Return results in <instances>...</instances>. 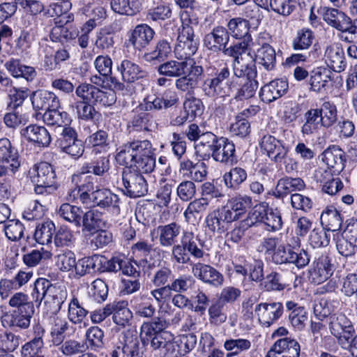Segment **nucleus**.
I'll return each instance as SVG.
<instances>
[{"label":"nucleus","instance_id":"1","mask_svg":"<svg viewBox=\"0 0 357 357\" xmlns=\"http://www.w3.org/2000/svg\"><path fill=\"white\" fill-rule=\"evenodd\" d=\"M154 151L148 139L128 142L120 147L115 159L119 165L126 167L122 181L128 196L139 197L147 192L148 184L142 174H149L155 169Z\"/></svg>","mask_w":357,"mask_h":357},{"label":"nucleus","instance_id":"2","mask_svg":"<svg viewBox=\"0 0 357 357\" xmlns=\"http://www.w3.org/2000/svg\"><path fill=\"white\" fill-rule=\"evenodd\" d=\"M166 327V321L160 317L144 322L140 328V338L144 345L150 344L153 350L159 351L164 357H174V337L165 331Z\"/></svg>","mask_w":357,"mask_h":357},{"label":"nucleus","instance_id":"3","mask_svg":"<svg viewBox=\"0 0 357 357\" xmlns=\"http://www.w3.org/2000/svg\"><path fill=\"white\" fill-rule=\"evenodd\" d=\"M203 246L204 243L192 231L183 230L180 243L172 247V255L178 264H188L190 261V255L197 259L204 257Z\"/></svg>","mask_w":357,"mask_h":357},{"label":"nucleus","instance_id":"4","mask_svg":"<svg viewBox=\"0 0 357 357\" xmlns=\"http://www.w3.org/2000/svg\"><path fill=\"white\" fill-rule=\"evenodd\" d=\"M229 75L230 72L227 67L220 70L213 68L211 73L207 72L200 86L204 96L212 100L226 96L227 84L225 81Z\"/></svg>","mask_w":357,"mask_h":357},{"label":"nucleus","instance_id":"5","mask_svg":"<svg viewBox=\"0 0 357 357\" xmlns=\"http://www.w3.org/2000/svg\"><path fill=\"white\" fill-rule=\"evenodd\" d=\"M80 202L90 207H99L102 209L111 210L114 213H120V199L119 196L108 188H97L91 194L81 193Z\"/></svg>","mask_w":357,"mask_h":357},{"label":"nucleus","instance_id":"6","mask_svg":"<svg viewBox=\"0 0 357 357\" xmlns=\"http://www.w3.org/2000/svg\"><path fill=\"white\" fill-rule=\"evenodd\" d=\"M271 40L270 34L263 31L258 33L250 44L255 52V60L266 70H273L276 64V53L269 44Z\"/></svg>","mask_w":357,"mask_h":357},{"label":"nucleus","instance_id":"7","mask_svg":"<svg viewBox=\"0 0 357 357\" xmlns=\"http://www.w3.org/2000/svg\"><path fill=\"white\" fill-rule=\"evenodd\" d=\"M197 48L198 40L195 38L194 29L188 24H183L174 47L175 57L181 61H194L191 56L195 54Z\"/></svg>","mask_w":357,"mask_h":357},{"label":"nucleus","instance_id":"8","mask_svg":"<svg viewBox=\"0 0 357 357\" xmlns=\"http://www.w3.org/2000/svg\"><path fill=\"white\" fill-rule=\"evenodd\" d=\"M75 94L82 102H91L93 105L111 106L116 100L114 91H104L87 83L80 84L75 89Z\"/></svg>","mask_w":357,"mask_h":357},{"label":"nucleus","instance_id":"9","mask_svg":"<svg viewBox=\"0 0 357 357\" xmlns=\"http://www.w3.org/2000/svg\"><path fill=\"white\" fill-rule=\"evenodd\" d=\"M243 75H235L241 78V82L239 84V88L237 89L234 96L236 100H248L255 95L258 89V82L256 80L257 69L255 66H252L245 70H243Z\"/></svg>","mask_w":357,"mask_h":357},{"label":"nucleus","instance_id":"10","mask_svg":"<svg viewBox=\"0 0 357 357\" xmlns=\"http://www.w3.org/2000/svg\"><path fill=\"white\" fill-rule=\"evenodd\" d=\"M249 43L243 40L242 42L237 43L228 47H225L222 52L225 56L234 58L233 70L234 75H243V70H245L252 66H255L254 61L251 59L250 62H245L243 54L245 53Z\"/></svg>","mask_w":357,"mask_h":357},{"label":"nucleus","instance_id":"11","mask_svg":"<svg viewBox=\"0 0 357 357\" xmlns=\"http://www.w3.org/2000/svg\"><path fill=\"white\" fill-rule=\"evenodd\" d=\"M181 226L176 222L159 225L151 232V236L158 239V243L163 248H170L176 245L178 238L182 234Z\"/></svg>","mask_w":357,"mask_h":357},{"label":"nucleus","instance_id":"12","mask_svg":"<svg viewBox=\"0 0 357 357\" xmlns=\"http://www.w3.org/2000/svg\"><path fill=\"white\" fill-rule=\"evenodd\" d=\"M283 310L280 302L261 303L255 306V313L262 326L269 327L281 317Z\"/></svg>","mask_w":357,"mask_h":357},{"label":"nucleus","instance_id":"13","mask_svg":"<svg viewBox=\"0 0 357 357\" xmlns=\"http://www.w3.org/2000/svg\"><path fill=\"white\" fill-rule=\"evenodd\" d=\"M204 72L202 66L190 62L188 75H182L175 80L176 89L182 93H193Z\"/></svg>","mask_w":357,"mask_h":357},{"label":"nucleus","instance_id":"14","mask_svg":"<svg viewBox=\"0 0 357 357\" xmlns=\"http://www.w3.org/2000/svg\"><path fill=\"white\" fill-rule=\"evenodd\" d=\"M324 60L327 66L333 71L341 73L347 66L344 51L339 42L328 44L324 49Z\"/></svg>","mask_w":357,"mask_h":357},{"label":"nucleus","instance_id":"15","mask_svg":"<svg viewBox=\"0 0 357 357\" xmlns=\"http://www.w3.org/2000/svg\"><path fill=\"white\" fill-rule=\"evenodd\" d=\"M232 213L222 208L210 212L205 218L206 227L213 233L222 234L227 230L228 225L232 222Z\"/></svg>","mask_w":357,"mask_h":357},{"label":"nucleus","instance_id":"16","mask_svg":"<svg viewBox=\"0 0 357 357\" xmlns=\"http://www.w3.org/2000/svg\"><path fill=\"white\" fill-rule=\"evenodd\" d=\"M229 40V31L222 26H217L205 35L203 43L208 50L218 53L223 51Z\"/></svg>","mask_w":357,"mask_h":357},{"label":"nucleus","instance_id":"17","mask_svg":"<svg viewBox=\"0 0 357 357\" xmlns=\"http://www.w3.org/2000/svg\"><path fill=\"white\" fill-rule=\"evenodd\" d=\"M296 279L297 275L291 271H272L264 278L263 285L266 291H282Z\"/></svg>","mask_w":357,"mask_h":357},{"label":"nucleus","instance_id":"18","mask_svg":"<svg viewBox=\"0 0 357 357\" xmlns=\"http://www.w3.org/2000/svg\"><path fill=\"white\" fill-rule=\"evenodd\" d=\"M192 273L204 283L214 287L221 286L224 281L222 274L218 270L210 265L200 262L192 264Z\"/></svg>","mask_w":357,"mask_h":357},{"label":"nucleus","instance_id":"19","mask_svg":"<svg viewBox=\"0 0 357 357\" xmlns=\"http://www.w3.org/2000/svg\"><path fill=\"white\" fill-rule=\"evenodd\" d=\"M86 174L82 170L79 174L72 176L71 181L75 187L68 193V201H73L77 197L79 198L81 193L91 194V192L96 190L95 183L97 178L91 175H86Z\"/></svg>","mask_w":357,"mask_h":357},{"label":"nucleus","instance_id":"20","mask_svg":"<svg viewBox=\"0 0 357 357\" xmlns=\"http://www.w3.org/2000/svg\"><path fill=\"white\" fill-rule=\"evenodd\" d=\"M32 183L56 185V176L52 165L41 162L33 165L29 172Z\"/></svg>","mask_w":357,"mask_h":357},{"label":"nucleus","instance_id":"21","mask_svg":"<svg viewBox=\"0 0 357 357\" xmlns=\"http://www.w3.org/2000/svg\"><path fill=\"white\" fill-rule=\"evenodd\" d=\"M333 271L331 257L321 255L314 262V267L310 271V279L314 284L323 283L331 277Z\"/></svg>","mask_w":357,"mask_h":357},{"label":"nucleus","instance_id":"22","mask_svg":"<svg viewBox=\"0 0 357 357\" xmlns=\"http://www.w3.org/2000/svg\"><path fill=\"white\" fill-rule=\"evenodd\" d=\"M289 84L286 79H275L261 88V100L270 103L284 96L288 91Z\"/></svg>","mask_w":357,"mask_h":357},{"label":"nucleus","instance_id":"23","mask_svg":"<svg viewBox=\"0 0 357 357\" xmlns=\"http://www.w3.org/2000/svg\"><path fill=\"white\" fill-rule=\"evenodd\" d=\"M260 145L268 158L275 162H282L288 152L282 142L271 135H264L261 140Z\"/></svg>","mask_w":357,"mask_h":357},{"label":"nucleus","instance_id":"24","mask_svg":"<svg viewBox=\"0 0 357 357\" xmlns=\"http://www.w3.org/2000/svg\"><path fill=\"white\" fill-rule=\"evenodd\" d=\"M321 161L335 174H339L344 168V152L337 146H331L321 154Z\"/></svg>","mask_w":357,"mask_h":357},{"label":"nucleus","instance_id":"25","mask_svg":"<svg viewBox=\"0 0 357 357\" xmlns=\"http://www.w3.org/2000/svg\"><path fill=\"white\" fill-rule=\"evenodd\" d=\"M323 18L328 25L342 32L349 33L354 24L350 17L337 8H326Z\"/></svg>","mask_w":357,"mask_h":357},{"label":"nucleus","instance_id":"26","mask_svg":"<svg viewBox=\"0 0 357 357\" xmlns=\"http://www.w3.org/2000/svg\"><path fill=\"white\" fill-rule=\"evenodd\" d=\"M68 297V291L64 286L51 284L45 301V306L52 314H57Z\"/></svg>","mask_w":357,"mask_h":357},{"label":"nucleus","instance_id":"27","mask_svg":"<svg viewBox=\"0 0 357 357\" xmlns=\"http://www.w3.org/2000/svg\"><path fill=\"white\" fill-rule=\"evenodd\" d=\"M154 30L146 24L137 25L129 35V42L135 50H142L153 39Z\"/></svg>","mask_w":357,"mask_h":357},{"label":"nucleus","instance_id":"28","mask_svg":"<svg viewBox=\"0 0 357 357\" xmlns=\"http://www.w3.org/2000/svg\"><path fill=\"white\" fill-rule=\"evenodd\" d=\"M235 145L229 139L220 137L211 155L214 160L221 163H232L235 160Z\"/></svg>","mask_w":357,"mask_h":357},{"label":"nucleus","instance_id":"29","mask_svg":"<svg viewBox=\"0 0 357 357\" xmlns=\"http://www.w3.org/2000/svg\"><path fill=\"white\" fill-rule=\"evenodd\" d=\"M21 135L29 142L40 147H47L51 142V136L44 126L29 125L21 130Z\"/></svg>","mask_w":357,"mask_h":357},{"label":"nucleus","instance_id":"30","mask_svg":"<svg viewBox=\"0 0 357 357\" xmlns=\"http://www.w3.org/2000/svg\"><path fill=\"white\" fill-rule=\"evenodd\" d=\"M18 4L26 12L33 15L43 13L44 16L54 17L59 15L61 12V6L57 3H51L48 6H45L38 0H20Z\"/></svg>","mask_w":357,"mask_h":357},{"label":"nucleus","instance_id":"31","mask_svg":"<svg viewBox=\"0 0 357 357\" xmlns=\"http://www.w3.org/2000/svg\"><path fill=\"white\" fill-rule=\"evenodd\" d=\"M331 72L323 67H319L310 72V89L316 93H324L329 88L331 82Z\"/></svg>","mask_w":357,"mask_h":357},{"label":"nucleus","instance_id":"32","mask_svg":"<svg viewBox=\"0 0 357 357\" xmlns=\"http://www.w3.org/2000/svg\"><path fill=\"white\" fill-rule=\"evenodd\" d=\"M35 312L11 310L4 317L3 326L5 328L26 329L30 326L31 319Z\"/></svg>","mask_w":357,"mask_h":357},{"label":"nucleus","instance_id":"33","mask_svg":"<svg viewBox=\"0 0 357 357\" xmlns=\"http://www.w3.org/2000/svg\"><path fill=\"white\" fill-rule=\"evenodd\" d=\"M100 260L101 258L99 257V255H93L77 260L74 270L75 275L81 278L88 274L100 273L99 269L101 267Z\"/></svg>","mask_w":357,"mask_h":357},{"label":"nucleus","instance_id":"34","mask_svg":"<svg viewBox=\"0 0 357 357\" xmlns=\"http://www.w3.org/2000/svg\"><path fill=\"white\" fill-rule=\"evenodd\" d=\"M0 162H10V169L13 172L17 171L20 166L17 151L6 137L0 139Z\"/></svg>","mask_w":357,"mask_h":357},{"label":"nucleus","instance_id":"35","mask_svg":"<svg viewBox=\"0 0 357 357\" xmlns=\"http://www.w3.org/2000/svg\"><path fill=\"white\" fill-rule=\"evenodd\" d=\"M32 104L34 108L45 111L52 108L59 109L60 107L59 98L49 91L36 92L32 97Z\"/></svg>","mask_w":357,"mask_h":357},{"label":"nucleus","instance_id":"36","mask_svg":"<svg viewBox=\"0 0 357 357\" xmlns=\"http://www.w3.org/2000/svg\"><path fill=\"white\" fill-rule=\"evenodd\" d=\"M304 188L305 183L300 178H283L278 181L273 195L276 198H283L293 192L301 191Z\"/></svg>","mask_w":357,"mask_h":357},{"label":"nucleus","instance_id":"37","mask_svg":"<svg viewBox=\"0 0 357 357\" xmlns=\"http://www.w3.org/2000/svg\"><path fill=\"white\" fill-rule=\"evenodd\" d=\"M190 62L195 61H181L170 60L166 61L158 67V73L162 76L169 77H179L186 74L185 68L189 67Z\"/></svg>","mask_w":357,"mask_h":357},{"label":"nucleus","instance_id":"38","mask_svg":"<svg viewBox=\"0 0 357 357\" xmlns=\"http://www.w3.org/2000/svg\"><path fill=\"white\" fill-rule=\"evenodd\" d=\"M111 168L109 155H102L85 162L81 170L84 173L93 174L98 176H105Z\"/></svg>","mask_w":357,"mask_h":357},{"label":"nucleus","instance_id":"39","mask_svg":"<svg viewBox=\"0 0 357 357\" xmlns=\"http://www.w3.org/2000/svg\"><path fill=\"white\" fill-rule=\"evenodd\" d=\"M220 137L211 132H205L195 144L196 153L203 159L209 158Z\"/></svg>","mask_w":357,"mask_h":357},{"label":"nucleus","instance_id":"40","mask_svg":"<svg viewBox=\"0 0 357 357\" xmlns=\"http://www.w3.org/2000/svg\"><path fill=\"white\" fill-rule=\"evenodd\" d=\"M329 330L332 335L355 333L351 321L343 313L334 314L330 317Z\"/></svg>","mask_w":357,"mask_h":357},{"label":"nucleus","instance_id":"41","mask_svg":"<svg viewBox=\"0 0 357 357\" xmlns=\"http://www.w3.org/2000/svg\"><path fill=\"white\" fill-rule=\"evenodd\" d=\"M121 73L122 79L128 83H132L145 76V72L141 68L130 60L124 59L118 67Z\"/></svg>","mask_w":357,"mask_h":357},{"label":"nucleus","instance_id":"42","mask_svg":"<svg viewBox=\"0 0 357 357\" xmlns=\"http://www.w3.org/2000/svg\"><path fill=\"white\" fill-rule=\"evenodd\" d=\"M227 27L233 37L243 38L245 41L250 43L253 41L251 36L248 33L250 22L246 19L241 17L232 18L229 21Z\"/></svg>","mask_w":357,"mask_h":357},{"label":"nucleus","instance_id":"43","mask_svg":"<svg viewBox=\"0 0 357 357\" xmlns=\"http://www.w3.org/2000/svg\"><path fill=\"white\" fill-rule=\"evenodd\" d=\"M252 205V199L247 195L237 196L229 200L227 206L222 207L224 210L232 213V221L237 220L241 214Z\"/></svg>","mask_w":357,"mask_h":357},{"label":"nucleus","instance_id":"44","mask_svg":"<svg viewBox=\"0 0 357 357\" xmlns=\"http://www.w3.org/2000/svg\"><path fill=\"white\" fill-rule=\"evenodd\" d=\"M321 126L326 128L333 126L337 120L336 105L331 101H324L320 108H317Z\"/></svg>","mask_w":357,"mask_h":357},{"label":"nucleus","instance_id":"45","mask_svg":"<svg viewBox=\"0 0 357 357\" xmlns=\"http://www.w3.org/2000/svg\"><path fill=\"white\" fill-rule=\"evenodd\" d=\"M133 131L150 132L154 127L153 116L147 112L135 114L128 124Z\"/></svg>","mask_w":357,"mask_h":357},{"label":"nucleus","instance_id":"46","mask_svg":"<svg viewBox=\"0 0 357 357\" xmlns=\"http://www.w3.org/2000/svg\"><path fill=\"white\" fill-rule=\"evenodd\" d=\"M197 344V336L188 333L174 338V357L183 356L194 349Z\"/></svg>","mask_w":357,"mask_h":357},{"label":"nucleus","instance_id":"47","mask_svg":"<svg viewBox=\"0 0 357 357\" xmlns=\"http://www.w3.org/2000/svg\"><path fill=\"white\" fill-rule=\"evenodd\" d=\"M342 218L340 211L333 207L327 208L321 215V224L328 231H338L342 224Z\"/></svg>","mask_w":357,"mask_h":357},{"label":"nucleus","instance_id":"48","mask_svg":"<svg viewBox=\"0 0 357 357\" xmlns=\"http://www.w3.org/2000/svg\"><path fill=\"white\" fill-rule=\"evenodd\" d=\"M209 205L208 199L201 197L190 202L185 208L183 215L187 222H193L197 220V215L205 212Z\"/></svg>","mask_w":357,"mask_h":357},{"label":"nucleus","instance_id":"49","mask_svg":"<svg viewBox=\"0 0 357 357\" xmlns=\"http://www.w3.org/2000/svg\"><path fill=\"white\" fill-rule=\"evenodd\" d=\"M247 177L248 174L244 169L235 167L223 175V181L227 188L237 190Z\"/></svg>","mask_w":357,"mask_h":357},{"label":"nucleus","instance_id":"50","mask_svg":"<svg viewBox=\"0 0 357 357\" xmlns=\"http://www.w3.org/2000/svg\"><path fill=\"white\" fill-rule=\"evenodd\" d=\"M59 215L65 220L73 223L76 227H81L83 211L81 208L65 203L61 205Z\"/></svg>","mask_w":357,"mask_h":357},{"label":"nucleus","instance_id":"51","mask_svg":"<svg viewBox=\"0 0 357 357\" xmlns=\"http://www.w3.org/2000/svg\"><path fill=\"white\" fill-rule=\"evenodd\" d=\"M87 146L93 148V152H106L109 147V136L106 131L99 130L89 136L86 139Z\"/></svg>","mask_w":357,"mask_h":357},{"label":"nucleus","instance_id":"52","mask_svg":"<svg viewBox=\"0 0 357 357\" xmlns=\"http://www.w3.org/2000/svg\"><path fill=\"white\" fill-rule=\"evenodd\" d=\"M172 53L170 43L166 39L159 40L153 50L144 54L147 61L158 60L159 61L166 59Z\"/></svg>","mask_w":357,"mask_h":357},{"label":"nucleus","instance_id":"53","mask_svg":"<svg viewBox=\"0 0 357 357\" xmlns=\"http://www.w3.org/2000/svg\"><path fill=\"white\" fill-rule=\"evenodd\" d=\"M277 349L284 357H299L301 346L299 343L291 338L284 337L277 340L275 343Z\"/></svg>","mask_w":357,"mask_h":357},{"label":"nucleus","instance_id":"54","mask_svg":"<svg viewBox=\"0 0 357 357\" xmlns=\"http://www.w3.org/2000/svg\"><path fill=\"white\" fill-rule=\"evenodd\" d=\"M82 225L88 231L102 229L105 227V221L102 219V214L97 210L83 212Z\"/></svg>","mask_w":357,"mask_h":357},{"label":"nucleus","instance_id":"55","mask_svg":"<svg viewBox=\"0 0 357 357\" xmlns=\"http://www.w3.org/2000/svg\"><path fill=\"white\" fill-rule=\"evenodd\" d=\"M55 265L62 272H74L76 265V256L69 250L61 251L54 257Z\"/></svg>","mask_w":357,"mask_h":357},{"label":"nucleus","instance_id":"56","mask_svg":"<svg viewBox=\"0 0 357 357\" xmlns=\"http://www.w3.org/2000/svg\"><path fill=\"white\" fill-rule=\"evenodd\" d=\"M305 123L301 128L303 135H311L318 132L321 126L317 109H310L305 114Z\"/></svg>","mask_w":357,"mask_h":357},{"label":"nucleus","instance_id":"57","mask_svg":"<svg viewBox=\"0 0 357 357\" xmlns=\"http://www.w3.org/2000/svg\"><path fill=\"white\" fill-rule=\"evenodd\" d=\"M314 32L307 28H303L298 31L296 36L292 41V47L294 50H305L309 49L314 40Z\"/></svg>","mask_w":357,"mask_h":357},{"label":"nucleus","instance_id":"58","mask_svg":"<svg viewBox=\"0 0 357 357\" xmlns=\"http://www.w3.org/2000/svg\"><path fill=\"white\" fill-rule=\"evenodd\" d=\"M89 312L80 303L79 299L73 296L69 303L68 309V318L75 324H81L88 314Z\"/></svg>","mask_w":357,"mask_h":357},{"label":"nucleus","instance_id":"59","mask_svg":"<svg viewBox=\"0 0 357 357\" xmlns=\"http://www.w3.org/2000/svg\"><path fill=\"white\" fill-rule=\"evenodd\" d=\"M10 307L14 310L35 312L33 302L30 301L28 294L24 292H16L13 294L8 301Z\"/></svg>","mask_w":357,"mask_h":357},{"label":"nucleus","instance_id":"60","mask_svg":"<svg viewBox=\"0 0 357 357\" xmlns=\"http://www.w3.org/2000/svg\"><path fill=\"white\" fill-rule=\"evenodd\" d=\"M94 105L91 102L77 100L70 105V107L76 113L78 119L88 121H93L98 114Z\"/></svg>","mask_w":357,"mask_h":357},{"label":"nucleus","instance_id":"61","mask_svg":"<svg viewBox=\"0 0 357 357\" xmlns=\"http://www.w3.org/2000/svg\"><path fill=\"white\" fill-rule=\"evenodd\" d=\"M111 7L121 15H134L139 11L138 0H112Z\"/></svg>","mask_w":357,"mask_h":357},{"label":"nucleus","instance_id":"62","mask_svg":"<svg viewBox=\"0 0 357 357\" xmlns=\"http://www.w3.org/2000/svg\"><path fill=\"white\" fill-rule=\"evenodd\" d=\"M54 231L55 225L52 221L44 222L36 227L34 238L41 245H47L52 242Z\"/></svg>","mask_w":357,"mask_h":357},{"label":"nucleus","instance_id":"63","mask_svg":"<svg viewBox=\"0 0 357 357\" xmlns=\"http://www.w3.org/2000/svg\"><path fill=\"white\" fill-rule=\"evenodd\" d=\"M338 252L346 257H351L357 252V244L347 239L342 234L337 233L334 238Z\"/></svg>","mask_w":357,"mask_h":357},{"label":"nucleus","instance_id":"64","mask_svg":"<svg viewBox=\"0 0 357 357\" xmlns=\"http://www.w3.org/2000/svg\"><path fill=\"white\" fill-rule=\"evenodd\" d=\"M87 346L83 341L76 340H68L62 343L60 351L66 357H73L77 355L80 356L84 354Z\"/></svg>","mask_w":357,"mask_h":357}]
</instances>
